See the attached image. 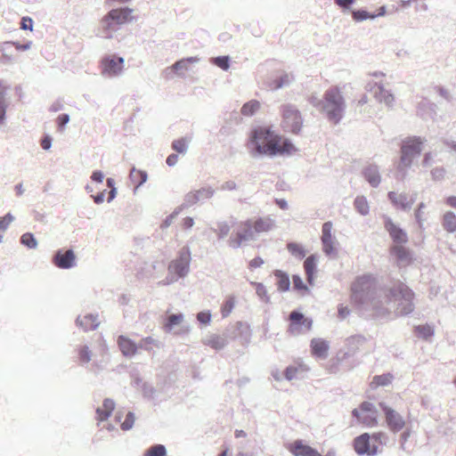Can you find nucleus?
I'll list each match as a JSON object with an SVG mask.
<instances>
[{
    "instance_id": "3c124183",
    "label": "nucleus",
    "mask_w": 456,
    "mask_h": 456,
    "mask_svg": "<svg viewBox=\"0 0 456 456\" xmlns=\"http://www.w3.org/2000/svg\"><path fill=\"white\" fill-rule=\"evenodd\" d=\"M193 61V59L192 58H188V59H183V60H180L178 61H176L173 66H172V69L175 70V71H179L181 69H188V63L189 62H192Z\"/></svg>"
},
{
    "instance_id": "1a4fd4ad",
    "label": "nucleus",
    "mask_w": 456,
    "mask_h": 456,
    "mask_svg": "<svg viewBox=\"0 0 456 456\" xmlns=\"http://www.w3.org/2000/svg\"><path fill=\"white\" fill-rule=\"evenodd\" d=\"M224 336L227 338L228 342L230 340H239L240 345L248 346L250 343L252 333L247 322H237L225 329Z\"/></svg>"
},
{
    "instance_id": "f03ea898",
    "label": "nucleus",
    "mask_w": 456,
    "mask_h": 456,
    "mask_svg": "<svg viewBox=\"0 0 456 456\" xmlns=\"http://www.w3.org/2000/svg\"><path fill=\"white\" fill-rule=\"evenodd\" d=\"M249 140L256 152L263 155H291L297 151V148L289 139L276 134L270 126L254 128Z\"/></svg>"
},
{
    "instance_id": "f8f14e48",
    "label": "nucleus",
    "mask_w": 456,
    "mask_h": 456,
    "mask_svg": "<svg viewBox=\"0 0 456 456\" xmlns=\"http://www.w3.org/2000/svg\"><path fill=\"white\" fill-rule=\"evenodd\" d=\"M332 227L333 225L331 222H326L322 224V242L323 246V250L327 255H335L338 253V242L332 236Z\"/></svg>"
},
{
    "instance_id": "f3484780",
    "label": "nucleus",
    "mask_w": 456,
    "mask_h": 456,
    "mask_svg": "<svg viewBox=\"0 0 456 456\" xmlns=\"http://www.w3.org/2000/svg\"><path fill=\"white\" fill-rule=\"evenodd\" d=\"M289 451L294 456H322L314 448L307 444H304L302 440H296L293 442L289 445Z\"/></svg>"
},
{
    "instance_id": "4c0bfd02",
    "label": "nucleus",
    "mask_w": 456,
    "mask_h": 456,
    "mask_svg": "<svg viewBox=\"0 0 456 456\" xmlns=\"http://www.w3.org/2000/svg\"><path fill=\"white\" fill-rule=\"evenodd\" d=\"M145 456H167V449L163 444H154L146 452Z\"/></svg>"
},
{
    "instance_id": "13d9d810",
    "label": "nucleus",
    "mask_w": 456,
    "mask_h": 456,
    "mask_svg": "<svg viewBox=\"0 0 456 456\" xmlns=\"http://www.w3.org/2000/svg\"><path fill=\"white\" fill-rule=\"evenodd\" d=\"M20 28L21 29H29V30H32L33 29V20L31 18L29 17H23L21 19V22H20Z\"/></svg>"
},
{
    "instance_id": "c756f323",
    "label": "nucleus",
    "mask_w": 456,
    "mask_h": 456,
    "mask_svg": "<svg viewBox=\"0 0 456 456\" xmlns=\"http://www.w3.org/2000/svg\"><path fill=\"white\" fill-rule=\"evenodd\" d=\"M183 314H170L165 323L164 329L166 332H171L173 328L182 322L183 320Z\"/></svg>"
},
{
    "instance_id": "4d7b16f0",
    "label": "nucleus",
    "mask_w": 456,
    "mask_h": 456,
    "mask_svg": "<svg viewBox=\"0 0 456 456\" xmlns=\"http://www.w3.org/2000/svg\"><path fill=\"white\" fill-rule=\"evenodd\" d=\"M297 372V369L296 367H293V366L287 367L284 371L286 379L292 380L293 379L296 378Z\"/></svg>"
},
{
    "instance_id": "cd10ccee",
    "label": "nucleus",
    "mask_w": 456,
    "mask_h": 456,
    "mask_svg": "<svg viewBox=\"0 0 456 456\" xmlns=\"http://www.w3.org/2000/svg\"><path fill=\"white\" fill-rule=\"evenodd\" d=\"M393 379H394V376L389 372L384 373L382 375H376V376H374V378L370 383V386L372 387H386V386H388L389 384H391Z\"/></svg>"
},
{
    "instance_id": "ea45409f",
    "label": "nucleus",
    "mask_w": 456,
    "mask_h": 456,
    "mask_svg": "<svg viewBox=\"0 0 456 456\" xmlns=\"http://www.w3.org/2000/svg\"><path fill=\"white\" fill-rule=\"evenodd\" d=\"M251 284L256 288V293L259 297V298L265 303H269L270 297L267 294V290L265 285L261 282L252 281Z\"/></svg>"
},
{
    "instance_id": "603ef678",
    "label": "nucleus",
    "mask_w": 456,
    "mask_h": 456,
    "mask_svg": "<svg viewBox=\"0 0 456 456\" xmlns=\"http://www.w3.org/2000/svg\"><path fill=\"white\" fill-rule=\"evenodd\" d=\"M214 63L224 70H227L229 69V58L227 56L215 58Z\"/></svg>"
},
{
    "instance_id": "2eb2a0df",
    "label": "nucleus",
    "mask_w": 456,
    "mask_h": 456,
    "mask_svg": "<svg viewBox=\"0 0 456 456\" xmlns=\"http://www.w3.org/2000/svg\"><path fill=\"white\" fill-rule=\"evenodd\" d=\"M385 229L396 244H405L408 241L406 232L396 225L389 217L385 218Z\"/></svg>"
},
{
    "instance_id": "bb28decb",
    "label": "nucleus",
    "mask_w": 456,
    "mask_h": 456,
    "mask_svg": "<svg viewBox=\"0 0 456 456\" xmlns=\"http://www.w3.org/2000/svg\"><path fill=\"white\" fill-rule=\"evenodd\" d=\"M443 227L448 232L456 231V216L454 213L449 211L443 216Z\"/></svg>"
},
{
    "instance_id": "0eeeda50",
    "label": "nucleus",
    "mask_w": 456,
    "mask_h": 456,
    "mask_svg": "<svg viewBox=\"0 0 456 456\" xmlns=\"http://www.w3.org/2000/svg\"><path fill=\"white\" fill-rule=\"evenodd\" d=\"M424 142L423 139L417 136L404 139L401 146V165L404 167H410L413 159L421 153Z\"/></svg>"
},
{
    "instance_id": "4468645a",
    "label": "nucleus",
    "mask_w": 456,
    "mask_h": 456,
    "mask_svg": "<svg viewBox=\"0 0 456 456\" xmlns=\"http://www.w3.org/2000/svg\"><path fill=\"white\" fill-rule=\"evenodd\" d=\"M191 258H174L168 265L169 274L175 278H183L190 270Z\"/></svg>"
},
{
    "instance_id": "6e6d98bb",
    "label": "nucleus",
    "mask_w": 456,
    "mask_h": 456,
    "mask_svg": "<svg viewBox=\"0 0 456 456\" xmlns=\"http://www.w3.org/2000/svg\"><path fill=\"white\" fill-rule=\"evenodd\" d=\"M69 121V117L68 114H61L57 119H56V122H57V125H58V129L60 131H63L64 129V126Z\"/></svg>"
},
{
    "instance_id": "8fccbe9b",
    "label": "nucleus",
    "mask_w": 456,
    "mask_h": 456,
    "mask_svg": "<svg viewBox=\"0 0 456 456\" xmlns=\"http://www.w3.org/2000/svg\"><path fill=\"white\" fill-rule=\"evenodd\" d=\"M211 313L209 311H202L197 314V320L204 325H208L211 322Z\"/></svg>"
},
{
    "instance_id": "a878e982",
    "label": "nucleus",
    "mask_w": 456,
    "mask_h": 456,
    "mask_svg": "<svg viewBox=\"0 0 456 456\" xmlns=\"http://www.w3.org/2000/svg\"><path fill=\"white\" fill-rule=\"evenodd\" d=\"M365 179L374 187L378 186L380 183V175L379 174L377 167L370 166L365 168L364 172Z\"/></svg>"
},
{
    "instance_id": "ddd939ff",
    "label": "nucleus",
    "mask_w": 456,
    "mask_h": 456,
    "mask_svg": "<svg viewBox=\"0 0 456 456\" xmlns=\"http://www.w3.org/2000/svg\"><path fill=\"white\" fill-rule=\"evenodd\" d=\"M102 71L108 76H116L123 69L124 60L121 57L107 56L102 60Z\"/></svg>"
},
{
    "instance_id": "5fc2aeb1",
    "label": "nucleus",
    "mask_w": 456,
    "mask_h": 456,
    "mask_svg": "<svg viewBox=\"0 0 456 456\" xmlns=\"http://www.w3.org/2000/svg\"><path fill=\"white\" fill-rule=\"evenodd\" d=\"M359 407L362 413L378 412L375 405L369 402L362 403Z\"/></svg>"
},
{
    "instance_id": "dca6fc26",
    "label": "nucleus",
    "mask_w": 456,
    "mask_h": 456,
    "mask_svg": "<svg viewBox=\"0 0 456 456\" xmlns=\"http://www.w3.org/2000/svg\"><path fill=\"white\" fill-rule=\"evenodd\" d=\"M289 331L292 335H298L301 333V322H306L308 324H313V321L310 318L305 317V315L297 310L292 311L289 316Z\"/></svg>"
},
{
    "instance_id": "a18cd8bd",
    "label": "nucleus",
    "mask_w": 456,
    "mask_h": 456,
    "mask_svg": "<svg viewBox=\"0 0 456 456\" xmlns=\"http://www.w3.org/2000/svg\"><path fill=\"white\" fill-rule=\"evenodd\" d=\"M134 420H135L134 413L132 411H128L126 416L125 420L121 423V426H120L121 429L125 430V431L130 430L134 424Z\"/></svg>"
},
{
    "instance_id": "58836bf2",
    "label": "nucleus",
    "mask_w": 456,
    "mask_h": 456,
    "mask_svg": "<svg viewBox=\"0 0 456 456\" xmlns=\"http://www.w3.org/2000/svg\"><path fill=\"white\" fill-rule=\"evenodd\" d=\"M78 359L80 364L88 363L92 359V351L87 346H82L78 349Z\"/></svg>"
},
{
    "instance_id": "473e14b6",
    "label": "nucleus",
    "mask_w": 456,
    "mask_h": 456,
    "mask_svg": "<svg viewBox=\"0 0 456 456\" xmlns=\"http://www.w3.org/2000/svg\"><path fill=\"white\" fill-rule=\"evenodd\" d=\"M354 208L361 215H367L369 213V203L365 197L358 196L354 202Z\"/></svg>"
},
{
    "instance_id": "f257e3e1",
    "label": "nucleus",
    "mask_w": 456,
    "mask_h": 456,
    "mask_svg": "<svg viewBox=\"0 0 456 456\" xmlns=\"http://www.w3.org/2000/svg\"><path fill=\"white\" fill-rule=\"evenodd\" d=\"M387 289L379 288L372 274L357 276L351 284V303L364 318H379L388 314L385 306Z\"/></svg>"
},
{
    "instance_id": "412c9836",
    "label": "nucleus",
    "mask_w": 456,
    "mask_h": 456,
    "mask_svg": "<svg viewBox=\"0 0 456 456\" xmlns=\"http://www.w3.org/2000/svg\"><path fill=\"white\" fill-rule=\"evenodd\" d=\"M311 349L313 354L320 359H326L328 356V351L330 345L328 341L322 338H313L311 340Z\"/></svg>"
},
{
    "instance_id": "de8ad7c7",
    "label": "nucleus",
    "mask_w": 456,
    "mask_h": 456,
    "mask_svg": "<svg viewBox=\"0 0 456 456\" xmlns=\"http://www.w3.org/2000/svg\"><path fill=\"white\" fill-rule=\"evenodd\" d=\"M172 148L174 151H175L179 153H183L187 150V142L183 138L175 140L172 143Z\"/></svg>"
},
{
    "instance_id": "c85d7f7f",
    "label": "nucleus",
    "mask_w": 456,
    "mask_h": 456,
    "mask_svg": "<svg viewBox=\"0 0 456 456\" xmlns=\"http://www.w3.org/2000/svg\"><path fill=\"white\" fill-rule=\"evenodd\" d=\"M316 258H305L304 267L306 274L307 281L312 284L314 278V272L316 269Z\"/></svg>"
},
{
    "instance_id": "bf43d9fd",
    "label": "nucleus",
    "mask_w": 456,
    "mask_h": 456,
    "mask_svg": "<svg viewBox=\"0 0 456 456\" xmlns=\"http://www.w3.org/2000/svg\"><path fill=\"white\" fill-rule=\"evenodd\" d=\"M230 231V227L227 224H218V227H217V233H218V236L219 237H224V236H226L228 234Z\"/></svg>"
},
{
    "instance_id": "c9c22d12",
    "label": "nucleus",
    "mask_w": 456,
    "mask_h": 456,
    "mask_svg": "<svg viewBox=\"0 0 456 456\" xmlns=\"http://www.w3.org/2000/svg\"><path fill=\"white\" fill-rule=\"evenodd\" d=\"M415 332L419 338H422L424 339H428L434 336V330L429 325H418L415 326Z\"/></svg>"
},
{
    "instance_id": "0e129e2a",
    "label": "nucleus",
    "mask_w": 456,
    "mask_h": 456,
    "mask_svg": "<svg viewBox=\"0 0 456 456\" xmlns=\"http://www.w3.org/2000/svg\"><path fill=\"white\" fill-rule=\"evenodd\" d=\"M91 178L94 182L102 183L103 180V174L101 171H94Z\"/></svg>"
},
{
    "instance_id": "9b49d317",
    "label": "nucleus",
    "mask_w": 456,
    "mask_h": 456,
    "mask_svg": "<svg viewBox=\"0 0 456 456\" xmlns=\"http://www.w3.org/2000/svg\"><path fill=\"white\" fill-rule=\"evenodd\" d=\"M354 448L358 455L375 456L378 454L379 447L370 444V436L363 433L354 439Z\"/></svg>"
},
{
    "instance_id": "c03bdc74",
    "label": "nucleus",
    "mask_w": 456,
    "mask_h": 456,
    "mask_svg": "<svg viewBox=\"0 0 456 456\" xmlns=\"http://www.w3.org/2000/svg\"><path fill=\"white\" fill-rule=\"evenodd\" d=\"M13 219L14 217L10 213L6 214L4 216L0 217V242L3 239V233L6 231Z\"/></svg>"
},
{
    "instance_id": "09e8293b",
    "label": "nucleus",
    "mask_w": 456,
    "mask_h": 456,
    "mask_svg": "<svg viewBox=\"0 0 456 456\" xmlns=\"http://www.w3.org/2000/svg\"><path fill=\"white\" fill-rule=\"evenodd\" d=\"M288 249L289 252L295 256H300L305 255V251L302 248V247L297 243H289Z\"/></svg>"
},
{
    "instance_id": "423d86ee",
    "label": "nucleus",
    "mask_w": 456,
    "mask_h": 456,
    "mask_svg": "<svg viewBox=\"0 0 456 456\" xmlns=\"http://www.w3.org/2000/svg\"><path fill=\"white\" fill-rule=\"evenodd\" d=\"M133 10L130 8H117L110 10L102 20L101 25L105 37L110 38L112 32L118 30L120 26L133 20Z\"/></svg>"
},
{
    "instance_id": "5701e85b",
    "label": "nucleus",
    "mask_w": 456,
    "mask_h": 456,
    "mask_svg": "<svg viewBox=\"0 0 456 456\" xmlns=\"http://www.w3.org/2000/svg\"><path fill=\"white\" fill-rule=\"evenodd\" d=\"M369 86L370 90L379 102H384L388 105L393 102L394 96L387 91L382 85L375 83L373 86L370 84Z\"/></svg>"
},
{
    "instance_id": "774afa93",
    "label": "nucleus",
    "mask_w": 456,
    "mask_h": 456,
    "mask_svg": "<svg viewBox=\"0 0 456 456\" xmlns=\"http://www.w3.org/2000/svg\"><path fill=\"white\" fill-rule=\"evenodd\" d=\"M445 202L448 206L456 208V196L448 197Z\"/></svg>"
},
{
    "instance_id": "6ab92c4d",
    "label": "nucleus",
    "mask_w": 456,
    "mask_h": 456,
    "mask_svg": "<svg viewBox=\"0 0 456 456\" xmlns=\"http://www.w3.org/2000/svg\"><path fill=\"white\" fill-rule=\"evenodd\" d=\"M388 198L397 208H410L414 203V200L407 194L396 193L395 191H390L388 193Z\"/></svg>"
},
{
    "instance_id": "864d4df0",
    "label": "nucleus",
    "mask_w": 456,
    "mask_h": 456,
    "mask_svg": "<svg viewBox=\"0 0 456 456\" xmlns=\"http://www.w3.org/2000/svg\"><path fill=\"white\" fill-rule=\"evenodd\" d=\"M292 280H293L294 289H296V290H307L308 289L300 276L293 275Z\"/></svg>"
},
{
    "instance_id": "39448f33",
    "label": "nucleus",
    "mask_w": 456,
    "mask_h": 456,
    "mask_svg": "<svg viewBox=\"0 0 456 456\" xmlns=\"http://www.w3.org/2000/svg\"><path fill=\"white\" fill-rule=\"evenodd\" d=\"M414 292L407 285L399 282L387 289L384 302L385 305L394 302L396 304V315L406 316L414 311Z\"/></svg>"
},
{
    "instance_id": "b1692460",
    "label": "nucleus",
    "mask_w": 456,
    "mask_h": 456,
    "mask_svg": "<svg viewBox=\"0 0 456 456\" xmlns=\"http://www.w3.org/2000/svg\"><path fill=\"white\" fill-rule=\"evenodd\" d=\"M115 402L110 398H105L102 403V408L98 407L96 409L97 419L100 421H104L111 415L115 409Z\"/></svg>"
},
{
    "instance_id": "20e7f679",
    "label": "nucleus",
    "mask_w": 456,
    "mask_h": 456,
    "mask_svg": "<svg viewBox=\"0 0 456 456\" xmlns=\"http://www.w3.org/2000/svg\"><path fill=\"white\" fill-rule=\"evenodd\" d=\"M318 106L329 121L334 125L338 124L346 109L345 99L340 89L333 86L326 90Z\"/></svg>"
},
{
    "instance_id": "393cba45",
    "label": "nucleus",
    "mask_w": 456,
    "mask_h": 456,
    "mask_svg": "<svg viewBox=\"0 0 456 456\" xmlns=\"http://www.w3.org/2000/svg\"><path fill=\"white\" fill-rule=\"evenodd\" d=\"M274 275L277 279L278 289L282 292L288 291L290 287V281L289 275L281 270H276L274 272Z\"/></svg>"
},
{
    "instance_id": "e2e57ef3",
    "label": "nucleus",
    "mask_w": 456,
    "mask_h": 456,
    "mask_svg": "<svg viewBox=\"0 0 456 456\" xmlns=\"http://www.w3.org/2000/svg\"><path fill=\"white\" fill-rule=\"evenodd\" d=\"M263 264H264L263 258H253L249 262V268L250 269L257 268V267H260Z\"/></svg>"
},
{
    "instance_id": "e433bc0d",
    "label": "nucleus",
    "mask_w": 456,
    "mask_h": 456,
    "mask_svg": "<svg viewBox=\"0 0 456 456\" xmlns=\"http://www.w3.org/2000/svg\"><path fill=\"white\" fill-rule=\"evenodd\" d=\"M152 346L159 347L160 344L158 340L152 338L151 337H146L141 339V341L138 344V348L150 351L152 349Z\"/></svg>"
},
{
    "instance_id": "f704fd0d",
    "label": "nucleus",
    "mask_w": 456,
    "mask_h": 456,
    "mask_svg": "<svg viewBox=\"0 0 456 456\" xmlns=\"http://www.w3.org/2000/svg\"><path fill=\"white\" fill-rule=\"evenodd\" d=\"M378 412L362 413L360 423L371 428L378 425Z\"/></svg>"
},
{
    "instance_id": "052dcab7",
    "label": "nucleus",
    "mask_w": 456,
    "mask_h": 456,
    "mask_svg": "<svg viewBox=\"0 0 456 456\" xmlns=\"http://www.w3.org/2000/svg\"><path fill=\"white\" fill-rule=\"evenodd\" d=\"M350 314V310L347 306L340 305L338 306V317L342 320L346 319Z\"/></svg>"
},
{
    "instance_id": "a19ab883",
    "label": "nucleus",
    "mask_w": 456,
    "mask_h": 456,
    "mask_svg": "<svg viewBox=\"0 0 456 456\" xmlns=\"http://www.w3.org/2000/svg\"><path fill=\"white\" fill-rule=\"evenodd\" d=\"M142 393L144 398L148 400H154L157 390L151 384L144 382L142 385Z\"/></svg>"
},
{
    "instance_id": "2f4dec72",
    "label": "nucleus",
    "mask_w": 456,
    "mask_h": 456,
    "mask_svg": "<svg viewBox=\"0 0 456 456\" xmlns=\"http://www.w3.org/2000/svg\"><path fill=\"white\" fill-rule=\"evenodd\" d=\"M379 11L380 12L377 14V16H381V15L385 14V7L384 6L380 7ZM375 17H376L375 14H370L368 12L362 11V10L353 12L354 20H358V21L367 20V19H373Z\"/></svg>"
},
{
    "instance_id": "79ce46f5",
    "label": "nucleus",
    "mask_w": 456,
    "mask_h": 456,
    "mask_svg": "<svg viewBox=\"0 0 456 456\" xmlns=\"http://www.w3.org/2000/svg\"><path fill=\"white\" fill-rule=\"evenodd\" d=\"M292 79L293 77L291 75L283 74L273 82L272 88L279 89L284 86H288L292 81Z\"/></svg>"
},
{
    "instance_id": "aec40b11",
    "label": "nucleus",
    "mask_w": 456,
    "mask_h": 456,
    "mask_svg": "<svg viewBox=\"0 0 456 456\" xmlns=\"http://www.w3.org/2000/svg\"><path fill=\"white\" fill-rule=\"evenodd\" d=\"M117 342L120 351L126 357H132L136 354L138 345H136L132 339L120 335L118 338Z\"/></svg>"
},
{
    "instance_id": "72a5a7b5",
    "label": "nucleus",
    "mask_w": 456,
    "mask_h": 456,
    "mask_svg": "<svg viewBox=\"0 0 456 456\" xmlns=\"http://www.w3.org/2000/svg\"><path fill=\"white\" fill-rule=\"evenodd\" d=\"M53 263L60 269H70L77 265L76 258H53Z\"/></svg>"
},
{
    "instance_id": "7ed1b4c3",
    "label": "nucleus",
    "mask_w": 456,
    "mask_h": 456,
    "mask_svg": "<svg viewBox=\"0 0 456 456\" xmlns=\"http://www.w3.org/2000/svg\"><path fill=\"white\" fill-rule=\"evenodd\" d=\"M273 225V220L269 217L248 220L240 224L236 236L229 241L230 246L232 248L240 247L247 241L256 239L259 234L271 231Z\"/></svg>"
},
{
    "instance_id": "338daca9",
    "label": "nucleus",
    "mask_w": 456,
    "mask_h": 456,
    "mask_svg": "<svg viewBox=\"0 0 456 456\" xmlns=\"http://www.w3.org/2000/svg\"><path fill=\"white\" fill-rule=\"evenodd\" d=\"M52 144V140L49 136H45L41 141V146L44 150H49Z\"/></svg>"
},
{
    "instance_id": "680f3d73",
    "label": "nucleus",
    "mask_w": 456,
    "mask_h": 456,
    "mask_svg": "<svg viewBox=\"0 0 456 456\" xmlns=\"http://www.w3.org/2000/svg\"><path fill=\"white\" fill-rule=\"evenodd\" d=\"M177 281V278H175L174 275L169 274L162 281H159V285L166 286L174 283Z\"/></svg>"
},
{
    "instance_id": "a211bd4d",
    "label": "nucleus",
    "mask_w": 456,
    "mask_h": 456,
    "mask_svg": "<svg viewBox=\"0 0 456 456\" xmlns=\"http://www.w3.org/2000/svg\"><path fill=\"white\" fill-rule=\"evenodd\" d=\"M76 324L84 331L94 330L99 325L98 314H88L85 316H78L76 320Z\"/></svg>"
},
{
    "instance_id": "4be33fe9",
    "label": "nucleus",
    "mask_w": 456,
    "mask_h": 456,
    "mask_svg": "<svg viewBox=\"0 0 456 456\" xmlns=\"http://www.w3.org/2000/svg\"><path fill=\"white\" fill-rule=\"evenodd\" d=\"M202 342L204 345L208 346L216 351L224 349L228 345V339L225 336H224V334L208 335L203 338Z\"/></svg>"
},
{
    "instance_id": "49530a36",
    "label": "nucleus",
    "mask_w": 456,
    "mask_h": 456,
    "mask_svg": "<svg viewBox=\"0 0 456 456\" xmlns=\"http://www.w3.org/2000/svg\"><path fill=\"white\" fill-rule=\"evenodd\" d=\"M20 241L23 245H25L26 247H28L29 248H36L37 244L33 234L29 233V232L24 233L20 238Z\"/></svg>"
},
{
    "instance_id": "69168bd1",
    "label": "nucleus",
    "mask_w": 456,
    "mask_h": 456,
    "mask_svg": "<svg viewBox=\"0 0 456 456\" xmlns=\"http://www.w3.org/2000/svg\"><path fill=\"white\" fill-rule=\"evenodd\" d=\"M178 161V156L176 154H171L167 159V164L170 167L175 166Z\"/></svg>"
},
{
    "instance_id": "37998d69",
    "label": "nucleus",
    "mask_w": 456,
    "mask_h": 456,
    "mask_svg": "<svg viewBox=\"0 0 456 456\" xmlns=\"http://www.w3.org/2000/svg\"><path fill=\"white\" fill-rule=\"evenodd\" d=\"M235 305V299L233 297H229L221 307V314L223 318L227 317L232 311Z\"/></svg>"
},
{
    "instance_id": "6e6552de",
    "label": "nucleus",
    "mask_w": 456,
    "mask_h": 456,
    "mask_svg": "<svg viewBox=\"0 0 456 456\" xmlns=\"http://www.w3.org/2000/svg\"><path fill=\"white\" fill-rule=\"evenodd\" d=\"M281 127L292 134H298L301 130L303 120L298 110L290 104L281 107Z\"/></svg>"
},
{
    "instance_id": "7c9ffc66",
    "label": "nucleus",
    "mask_w": 456,
    "mask_h": 456,
    "mask_svg": "<svg viewBox=\"0 0 456 456\" xmlns=\"http://www.w3.org/2000/svg\"><path fill=\"white\" fill-rule=\"evenodd\" d=\"M260 108V103L258 101L256 100H252V101H249L248 102H246L242 107H241V114L244 115V116H251L253 114H255Z\"/></svg>"
},
{
    "instance_id": "9d476101",
    "label": "nucleus",
    "mask_w": 456,
    "mask_h": 456,
    "mask_svg": "<svg viewBox=\"0 0 456 456\" xmlns=\"http://www.w3.org/2000/svg\"><path fill=\"white\" fill-rule=\"evenodd\" d=\"M379 405L384 412L386 422L390 431L393 433L401 431L405 426L403 416L383 402L379 403Z\"/></svg>"
}]
</instances>
